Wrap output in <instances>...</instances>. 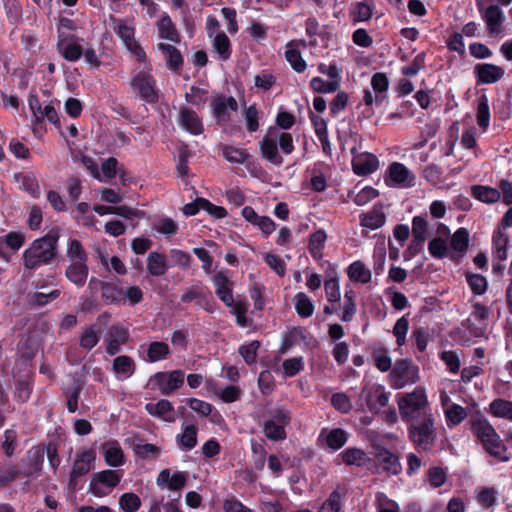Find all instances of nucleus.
<instances>
[{
	"label": "nucleus",
	"mask_w": 512,
	"mask_h": 512,
	"mask_svg": "<svg viewBox=\"0 0 512 512\" xmlns=\"http://www.w3.org/2000/svg\"><path fill=\"white\" fill-rule=\"evenodd\" d=\"M105 463L110 467H119L125 463V456L117 441H108L102 445Z\"/></svg>",
	"instance_id": "obj_24"
},
{
	"label": "nucleus",
	"mask_w": 512,
	"mask_h": 512,
	"mask_svg": "<svg viewBox=\"0 0 512 512\" xmlns=\"http://www.w3.org/2000/svg\"><path fill=\"white\" fill-rule=\"evenodd\" d=\"M338 458L341 459V462L346 466H357L362 467L366 465V462H370L371 459L367 457L364 450L356 447H349L342 451Z\"/></svg>",
	"instance_id": "obj_29"
},
{
	"label": "nucleus",
	"mask_w": 512,
	"mask_h": 512,
	"mask_svg": "<svg viewBox=\"0 0 512 512\" xmlns=\"http://www.w3.org/2000/svg\"><path fill=\"white\" fill-rule=\"evenodd\" d=\"M373 16V6L368 1H360L354 4L350 11V18L353 23L366 22Z\"/></svg>",
	"instance_id": "obj_49"
},
{
	"label": "nucleus",
	"mask_w": 512,
	"mask_h": 512,
	"mask_svg": "<svg viewBox=\"0 0 512 512\" xmlns=\"http://www.w3.org/2000/svg\"><path fill=\"white\" fill-rule=\"evenodd\" d=\"M415 176L410 174L409 169L400 162H393L387 169L388 186L391 187H412L414 186Z\"/></svg>",
	"instance_id": "obj_14"
},
{
	"label": "nucleus",
	"mask_w": 512,
	"mask_h": 512,
	"mask_svg": "<svg viewBox=\"0 0 512 512\" xmlns=\"http://www.w3.org/2000/svg\"><path fill=\"white\" fill-rule=\"evenodd\" d=\"M123 288L114 282L105 281L102 285L101 298L108 305L121 304Z\"/></svg>",
	"instance_id": "obj_45"
},
{
	"label": "nucleus",
	"mask_w": 512,
	"mask_h": 512,
	"mask_svg": "<svg viewBox=\"0 0 512 512\" xmlns=\"http://www.w3.org/2000/svg\"><path fill=\"white\" fill-rule=\"evenodd\" d=\"M144 299V293L142 289L137 285L128 286L123 289L121 298V304H128L129 306H135L141 303Z\"/></svg>",
	"instance_id": "obj_57"
},
{
	"label": "nucleus",
	"mask_w": 512,
	"mask_h": 512,
	"mask_svg": "<svg viewBox=\"0 0 512 512\" xmlns=\"http://www.w3.org/2000/svg\"><path fill=\"white\" fill-rule=\"evenodd\" d=\"M476 120L479 127L485 132L490 124L489 101L486 94H482L477 98Z\"/></svg>",
	"instance_id": "obj_46"
},
{
	"label": "nucleus",
	"mask_w": 512,
	"mask_h": 512,
	"mask_svg": "<svg viewBox=\"0 0 512 512\" xmlns=\"http://www.w3.org/2000/svg\"><path fill=\"white\" fill-rule=\"evenodd\" d=\"M399 412L404 422L411 423L427 416H433L424 390L415 389L398 402Z\"/></svg>",
	"instance_id": "obj_3"
},
{
	"label": "nucleus",
	"mask_w": 512,
	"mask_h": 512,
	"mask_svg": "<svg viewBox=\"0 0 512 512\" xmlns=\"http://www.w3.org/2000/svg\"><path fill=\"white\" fill-rule=\"evenodd\" d=\"M20 475L18 465L11 461H4L0 463V488L7 487L14 482Z\"/></svg>",
	"instance_id": "obj_47"
},
{
	"label": "nucleus",
	"mask_w": 512,
	"mask_h": 512,
	"mask_svg": "<svg viewBox=\"0 0 512 512\" xmlns=\"http://www.w3.org/2000/svg\"><path fill=\"white\" fill-rule=\"evenodd\" d=\"M277 136L278 129L272 126L269 127L266 135L259 142V150L263 159L280 166L283 163V158L278 152Z\"/></svg>",
	"instance_id": "obj_11"
},
{
	"label": "nucleus",
	"mask_w": 512,
	"mask_h": 512,
	"mask_svg": "<svg viewBox=\"0 0 512 512\" xmlns=\"http://www.w3.org/2000/svg\"><path fill=\"white\" fill-rule=\"evenodd\" d=\"M14 179L20 184L19 188L32 198L38 199L40 197L39 182L33 172L15 173Z\"/></svg>",
	"instance_id": "obj_27"
},
{
	"label": "nucleus",
	"mask_w": 512,
	"mask_h": 512,
	"mask_svg": "<svg viewBox=\"0 0 512 512\" xmlns=\"http://www.w3.org/2000/svg\"><path fill=\"white\" fill-rule=\"evenodd\" d=\"M471 195L473 198L486 204L496 203L501 198V193L498 189L484 185H473L471 187Z\"/></svg>",
	"instance_id": "obj_31"
},
{
	"label": "nucleus",
	"mask_w": 512,
	"mask_h": 512,
	"mask_svg": "<svg viewBox=\"0 0 512 512\" xmlns=\"http://www.w3.org/2000/svg\"><path fill=\"white\" fill-rule=\"evenodd\" d=\"M470 430L481 443L483 449L500 437L489 420L479 411L472 414L468 420Z\"/></svg>",
	"instance_id": "obj_8"
},
{
	"label": "nucleus",
	"mask_w": 512,
	"mask_h": 512,
	"mask_svg": "<svg viewBox=\"0 0 512 512\" xmlns=\"http://www.w3.org/2000/svg\"><path fill=\"white\" fill-rule=\"evenodd\" d=\"M491 245L493 259L500 262L506 261L508 258V250L512 246L508 232L494 229Z\"/></svg>",
	"instance_id": "obj_21"
},
{
	"label": "nucleus",
	"mask_w": 512,
	"mask_h": 512,
	"mask_svg": "<svg viewBox=\"0 0 512 512\" xmlns=\"http://www.w3.org/2000/svg\"><path fill=\"white\" fill-rule=\"evenodd\" d=\"M309 86L313 92L329 94L338 91L341 85L337 83V81H326L321 77L316 76L310 80Z\"/></svg>",
	"instance_id": "obj_55"
},
{
	"label": "nucleus",
	"mask_w": 512,
	"mask_h": 512,
	"mask_svg": "<svg viewBox=\"0 0 512 512\" xmlns=\"http://www.w3.org/2000/svg\"><path fill=\"white\" fill-rule=\"evenodd\" d=\"M294 308L297 315L301 318H309L314 313L313 301L303 292L295 294L293 297Z\"/></svg>",
	"instance_id": "obj_42"
},
{
	"label": "nucleus",
	"mask_w": 512,
	"mask_h": 512,
	"mask_svg": "<svg viewBox=\"0 0 512 512\" xmlns=\"http://www.w3.org/2000/svg\"><path fill=\"white\" fill-rule=\"evenodd\" d=\"M158 30H159V36L162 39H166L175 43H178L180 41L179 34L177 32V29L172 22L171 18L165 14L162 16L158 23Z\"/></svg>",
	"instance_id": "obj_43"
},
{
	"label": "nucleus",
	"mask_w": 512,
	"mask_h": 512,
	"mask_svg": "<svg viewBox=\"0 0 512 512\" xmlns=\"http://www.w3.org/2000/svg\"><path fill=\"white\" fill-rule=\"evenodd\" d=\"M66 255L70 262H88V254L78 239H69Z\"/></svg>",
	"instance_id": "obj_51"
},
{
	"label": "nucleus",
	"mask_w": 512,
	"mask_h": 512,
	"mask_svg": "<svg viewBox=\"0 0 512 512\" xmlns=\"http://www.w3.org/2000/svg\"><path fill=\"white\" fill-rule=\"evenodd\" d=\"M184 376V372L179 369L169 372L160 371L150 378V382L158 388L162 395L169 396L183 386Z\"/></svg>",
	"instance_id": "obj_9"
},
{
	"label": "nucleus",
	"mask_w": 512,
	"mask_h": 512,
	"mask_svg": "<svg viewBox=\"0 0 512 512\" xmlns=\"http://www.w3.org/2000/svg\"><path fill=\"white\" fill-rule=\"evenodd\" d=\"M326 240L327 234L323 229H318L310 235L308 250L313 259H322Z\"/></svg>",
	"instance_id": "obj_34"
},
{
	"label": "nucleus",
	"mask_w": 512,
	"mask_h": 512,
	"mask_svg": "<svg viewBox=\"0 0 512 512\" xmlns=\"http://www.w3.org/2000/svg\"><path fill=\"white\" fill-rule=\"evenodd\" d=\"M223 157L230 163L243 164L248 161L251 155L241 148H237L231 145H226L222 149Z\"/></svg>",
	"instance_id": "obj_54"
},
{
	"label": "nucleus",
	"mask_w": 512,
	"mask_h": 512,
	"mask_svg": "<svg viewBox=\"0 0 512 512\" xmlns=\"http://www.w3.org/2000/svg\"><path fill=\"white\" fill-rule=\"evenodd\" d=\"M470 243L469 232L466 228H458L451 236L450 247L452 250L461 254L468 250Z\"/></svg>",
	"instance_id": "obj_48"
},
{
	"label": "nucleus",
	"mask_w": 512,
	"mask_h": 512,
	"mask_svg": "<svg viewBox=\"0 0 512 512\" xmlns=\"http://www.w3.org/2000/svg\"><path fill=\"white\" fill-rule=\"evenodd\" d=\"M211 282L215 287L216 296L226 306H232L234 302L233 287L234 283L228 277V270L217 271L212 277Z\"/></svg>",
	"instance_id": "obj_15"
},
{
	"label": "nucleus",
	"mask_w": 512,
	"mask_h": 512,
	"mask_svg": "<svg viewBox=\"0 0 512 512\" xmlns=\"http://www.w3.org/2000/svg\"><path fill=\"white\" fill-rule=\"evenodd\" d=\"M285 59L297 73L304 72L307 67L306 61L303 59L301 52L297 49L286 50Z\"/></svg>",
	"instance_id": "obj_63"
},
{
	"label": "nucleus",
	"mask_w": 512,
	"mask_h": 512,
	"mask_svg": "<svg viewBox=\"0 0 512 512\" xmlns=\"http://www.w3.org/2000/svg\"><path fill=\"white\" fill-rule=\"evenodd\" d=\"M352 169L353 172L358 176H367L374 173L379 167V160L376 155L363 152L357 153L356 147L351 149Z\"/></svg>",
	"instance_id": "obj_13"
},
{
	"label": "nucleus",
	"mask_w": 512,
	"mask_h": 512,
	"mask_svg": "<svg viewBox=\"0 0 512 512\" xmlns=\"http://www.w3.org/2000/svg\"><path fill=\"white\" fill-rule=\"evenodd\" d=\"M326 299L329 303H338L341 299L340 285L337 276L330 277L324 282Z\"/></svg>",
	"instance_id": "obj_61"
},
{
	"label": "nucleus",
	"mask_w": 512,
	"mask_h": 512,
	"mask_svg": "<svg viewBox=\"0 0 512 512\" xmlns=\"http://www.w3.org/2000/svg\"><path fill=\"white\" fill-rule=\"evenodd\" d=\"M267 419L263 421L262 431L267 439L271 441L285 440L287 437L286 426L291 422V412L281 406L266 411Z\"/></svg>",
	"instance_id": "obj_4"
},
{
	"label": "nucleus",
	"mask_w": 512,
	"mask_h": 512,
	"mask_svg": "<svg viewBox=\"0 0 512 512\" xmlns=\"http://www.w3.org/2000/svg\"><path fill=\"white\" fill-rule=\"evenodd\" d=\"M197 434L198 428L196 425H183L182 433L176 435V444L182 451H191L197 445Z\"/></svg>",
	"instance_id": "obj_28"
},
{
	"label": "nucleus",
	"mask_w": 512,
	"mask_h": 512,
	"mask_svg": "<svg viewBox=\"0 0 512 512\" xmlns=\"http://www.w3.org/2000/svg\"><path fill=\"white\" fill-rule=\"evenodd\" d=\"M89 267L87 262H70L65 269V277L77 287H83L87 281Z\"/></svg>",
	"instance_id": "obj_26"
},
{
	"label": "nucleus",
	"mask_w": 512,
	"mask_h": 512,
	"mask_svg": "<svg viewBox=\"0 0 512 512\" xmlns=\"http://www.w3.org/2000/svg\"><path fill=\"white\" fill-rule=\"evenodd\" d=\"M168 270L166 256L162 253L150 252L147 258V271L150 275L158 277L162 276Z\"/></svg>",
	"instance_id": "obj_33"
},
{
	"label": "nucleus",
	"mask_w": 512,
	"mask_h": 512,
	"mask_svg": "<svg viewBox=\"0 0 512 512\" xmlns=\"http://www.w3.org/2000/svg\"><path fill=\"white\" fill-rule=\"evenodd\" d=\"M212 115L218 123H226L231 117L229 111L236 112L238 103L233 96L219 94L211 101Z\"/></svg>",
	"instance_id": "obj_12"
},
{
	"label": "nucleus",
	"mask_w": 512,
	"mask_h": 512,
	"mask_svg": "<svg viewBox=\"0 0 512 512\" xmlns=\"http://www.w3.org/2000/svg\"><path fill=\"white\" fill-rule=\"evenodd\" d=\"M466 281L469 288L475 295H483L487 290V279L481 274L468 272L466 274Z\"/></svg>",
	"instance_id": "obj_59"
},
{
	"label": "nucleus",
	"mask_w": 512,
	"mask_h": 512,
	"mask_svg": "<svg viewBox=\"0 0 512 512\" xmlns=\"http://www.w3.org/2000/svg\"><path fill=\"white\" fill-rule=\"evenodd\" d=\"M112 369L115 374L123 375L124 378H128L134 374L136 364L132 357L120 355L113 359Z\"/></svg>",
	"instance_id": "obj_39"
},
{
	"label": "nucleus",
	"mask_w": 512,
	"mask_h": 512,
	"mask_svg": "<svg viewBox=\"0 0 512 512\" xmlns=\"http://www.w3.org/2000/svg\"><path fill=\"white\" fill-rule=\"evenodd\" d=\"M390 393L385 391L383 385H376L370 389L365 397L366 404L370 412L378 413L379 410L387 406L389 401Z\"/></svg>",
	"instance_id": "obj_23"
},
{
	"label": "nucleus",
	"mask_w": 512,
	"mask_h": 512,
	"mask_svg": "<svg viewBox=\"0 0 512 512\" xmlns=\"http://www.w3.org/2000/svg\"><path fill=\"white\" fill-rule=\"evenodd\" d=\"M408 439L418 452H428L433 449L437 433L434 416H427L407 424Z\"/></svg>",
	"instance_id": "obj_2"
},
{
	"label": "nucleus",
	"mask_w": 512,
	"mask_h": 512,
	"mask_svg": "<svg viewBox=\"0 0 512 512\" xmlns=\"http://www.w3.org/2000/svg\"><path fill=\"white\" fill-rule=\"evenodd\" d=\"M170 354L169 345L163 341H153L148 345L147 356L144 359L147 362L155 363L166 360Z\"/></svg>",
	"instance_id": "obj_37"
},
{
	"label": "nucleus",
	"mask_w": 512,
	"mask_h": 512,
	"mask_svg": "<svg viewBox=\"0 0 512 512\" xmlns=\"http://www.w3.org/2000/svg\"><path fill=\"white\" fill-rule=\"evenodd\" d=\"M482 19L486 23L487 31L490 35H498L502 31L504 14L498 5H490L482 13Z\"/></svg>",
	"instance_id": "obj_22"
},
{
	"label": "nucleus",
	"mask_w": 512,
	"mask_h": 512,
	"mask_svg": "<svg viewBox=\"0 0 512 512\" xmlns=\"http://www.w3.org/2000/svg\"><path fill=\"white\" fill-rule=\"evenodd\" d=\"M129 337L127 328L120 324L112 325L107 339L106 353L110 356L117 355L121 351V346L127 344Z\"/></svg>",
	"instance_id": "obj_19"
},
{
	"label": "nucleus",
	"mask_w": 512,
	"mask_h": 512,
	"mask_svg": "<svg viewBox=\"0 0 512 512\" xmlns=\"http://www.w3.org/2000/svg\"><path fill=\"white\" fill-rule=\"evenodd\" d=\"M390 385L394 389H402L408 384H414L418 380V367L410 360L399 359L395 362L390 372Z\"/></svg>",
	"instance_id": "obj_7"
},
{
	"label": "nucleus",
	"mask_w": 512,
	"mask_h": 512,
	"mask_svg": "<svg viewBox=\"0 0 512 512\" xmlns=\"http://www.w3.org/2000/svg\"><path fill=\"white\" fill-rule=\"evenodd\" d=\"M342 507V494L338 489L332 491L323 502L318 512H340Z\"/></svg>",
	"instance_id": "obj_62"
},
{
	"label": "nucleus",
	"mask_w": 512,
	"mask_h": 512,
	"mask_svg": "<svg viewBox=\"0 0 512 512\" xmlns=\"http://www.w3.org/2000/svg\"><path fill=\"white\" fill-rule=\"evenodd\" d=\"M187 480L186 471H176L171 475L169 469H163L158 474L156 483L161 488L167 487L171 491H180L186 486Z\"/></svg>",
	"instance_id": "obj_18"
},
{
	"label": "nucleus",
	"mask_w": 512,
	"mask_h": 512,
	"mask_svg": "<svg viewBox=\"0 0 512 512\" xmlns=\"http://www.w3.org/2000/svg\"><path fill=\"white\" fill-rule=\"evenodd\" d=\"M133 92L143 101L154 105L159 101V90L154 76L147 71L138 72L131 80Z\"/></svg>",
	"instance_id": "obj_5"
},
{
	"label": "nucleus",
	"mask_w": 512,
	"mask_h": 512,
	"mask_svg": "<svg viewBox=\"0 0 512 512\" xmlns=\"http://www.w3.org/2000/svg\"><path fill=\"white\" fill-rule=\"evenodd\" d=\"M386 216L382 208L374 207L370 212L360 216V224L371 230H376L385 224Z\"/></svg>",
	"instance_id": "obj_41"
},
{
	"label": "nucleus",
	"mask_w": 512,
	"mask_h": 512,
	"mask_svg": "<svg viewBox=\"0 0 512 512\" xmlns=\"http://www.w3.org/2000/svg\"><path fill=\"white\" fill-rule=\"evenodd\" d=\"M371 356L378 370L381 372L391 370L392 360L388 355L387 349L381 343L371 348Z\"/></svg>",
	"instance_id": "obj_40"
},
{
	"label": "nucleus",
	"mask_w": 512,
	"mask_h": 512,
	"mask_svg": "<svg viewBox=\"0 0 512 512\" xmlns=\"http://www.w3.org/2000/svg\"><path fill=\"white\" fill-rule=\"evenodd\" d=\"M122 476V472L111 469L96 472L91 476L88 490L96 497L107 496L118 486Z\"/></svg>",
	"instance_id": "obj_6"
},
{
	"label": "nucleus",
	"mask_w": 512,
	"mask_h": 512,
	"mask_svg": "<svg viewBox=\"0 0 512 512\" xmlns=\"http://www.w3.org/2000/svg\"><path fill=\"white\" fill-rule=\"evenodd\" d=\"M179 126L191 135L197 136L204 132L201 118L191 108L181 107L178 118Z\"/></svg>",
	"instance_id": "obj_17"
},
{
	"label": "nucleus",
	"mask_w": 512,
	"mask_h": 512,
	"mask_svg": "<svg viewBox=\"0 0 512 512\" xmlns=\"http://www.w3.org/2000/svg\"><path fill=\"white\" fill-rule=\"evenodd\" d=\"M477 84H492L504 76V69L492 63H479L474 67Z\"/></svg>",
	"instance_id": "obj_20"
},
{
	"label": "nucleus",
	"mask_w": 512,
	"mask_h": 512,
	"mask_svg": "<svg viewBox=\"0 0 512 512\" xmlns=\"http://www.w3.org/2000/svg\"><path fill=\"white\" fill-rule=\"evenodd\" d=\"M485 452L491 457L497 459L500 462H507L510 460V456L507 455V447L503 443L501 437L494 440L492 444H489L484 448Z\"/></svg>",
	"instance_id": "obj_56"
},
{
	"label": "nucleus",
	"mask_w": 512,
	"mask_h": 512,
	"mask_svg": "<svg viewBox=\"0 0 512 512\" xmlns=\"http://www.w3.org/2000/svg\"><path fill=\"white\" fill-rule=\"evenodd\" d=\"M348 432L342 428H333L325 435V443L328 448L337 451L345 446L348 441Z\"/></svg>",
	"instance_id": "obj_44"
},
{
	"label": "nucleus",
	"mask_w": 512,
	"mask_h": 512,
	"mask_svg": "<svg viewBox=\"0 0 512 512\" xmlns=\"http://www.w3.org/2000/svg\"><path fill=\"white\" fill-rule=\"evenodd\" d=\"M94 459L95 455L93 451H84L77 456L70 473V485H73L79 477L84 476L90 471L91 463Z\"/></svg>",
	"instance_id": "obj_25"
},
{
	"label": "nucleus",
	"mask_w": 512,
	"mask_h": 512,
	"mask_svg": "<svg viewBox=\"0 0 512 512\" xmlns=\"http://www.w3.org/2000/svg\"><path fill=\"white\" fill-rule=\"evenodd\" d=\"M119 505L124 512H136L141 506V500L135 493L127 492L120 497Z\"/></svg>",
	"instance_id": "obj_64"
},
{
	"label": "nucleus",
	"mask_w": 512,
	"mask_h": 512,
	"mask_svg": "<svg viewBox=\"0 0 512 512\" xmlns=\"http://www.w3.org/2000/svg\"><path fill=\"white\" fill-rule=\"evenodd\" d=\"M18 447V433L15 429H6L3 432V441L1 442L0 450L3 454L11 458Z\"/></svg>",
	"instance_id": "obj_52"
},
{
	"label": "nucleus",
	"mask_w": 512,
	"mask_h": 512,
	"mask_svg": "<svg viewBox=\"0 0 512 512\" xmlns=\"http://www.w3.org/2000/svg\"><path fill=\"white\" fill-rule=\"evenodd\" d=\"M347 275L352 282L367 284L371 281V271L361 260L352 262L347 268Z\"/></svg>",
	"instance_id": "obj_32"
},
{
	"label": "nucleus",
	"mask_w": 512,
	"mask_h": 512,
	"mask_svg": "<svg viewBox=\"0 0 512 512\" xmlns=\"http://www.w3.org/2000/svg\"><path fill=\"white\" fill-rule=\"evenodd\" d=\"M375 459L381 465L382 470L388 475H399L402 472L399 457L385 446H377L375 448Z\"/></svg>",
	"instance_id": "obj_16"
},
{
	"label": "nucleus",
	"mask_w": 512,
	"mask_h": 512,
	"mask_svg": "<svg viewBox=\"0 0 512 512\" xmlns=\"http://www.w3.org/2000/svg\"><path fill=\"white\" fill-rule=\"evenodd\" d=\"M260 342L258 340H253L248 344L241 345L238 349L239 354L242 356L243 360L247 365H252L256 363L258 349L260 348Z\"/></svg>",
	"instance_id": "obj_60"
},
{
	"label": "nucleus",
	"mask_w": 512,
	"mask_h": 512,
	"mask_svg": "<svg viewBox=\"0 0 512 512\" xmlns=\"http://www.w3.org/2000/svg\"><path fill=\"white\" fill-rule=\"evenodd\" d=\"M158 48L163 52L168 68L178 72L184 63L181 52L175 46L166 43H159Z\"/></svg>",
	"instance_id": "obj_30"
},
{
	"label": "nucleus",
	"mask_w": 512,
	"mask_h": 512,
	"mask_svg": "<svg viewBox=\"0 0 512 512\" xmlns=\"http://www.w3.org/2000/svg\"><path fill=\"white\" fill-rule=\"evenodd\" d=\"M59 228L50 229L44 236L37 238L23 251L22 264L25 269L35 271L50 265L58 255Z\"/></svg>",
	"instance_id": "obj_1"
},
{
	"label": "nucleus",
	"mask_w": 512,
	"mask_h": 512,
	"mask_svg": "<svg viewBox=\"0 0 512 512\" xmlns=\"http://www.w3.org/2000/svg\"><path fill=\"white\" fill-rule=\"evenodd\" d=\"M488 412L493 417L512 421V401L496 398L489 404Z\"/></svg>",
	"instance_id": "obj_38"
},
{
	"label": "nucleus",
	"mask_w": 512,
	"mask_h": 512,
	"mask_svg": "<svg viewBox=\"0 0 512 512\" xmlns=\"http://www.w3.org/2000/svg\"><path fill=\"white\" fill-rule=\"evenodd\" d=\"M304 338L305 336L303 329L300 326L293 327L283 335L281 345L279 347V353L286 354L298 342L299 339Z\"/></svg>",
	"instance_id": "obj_53"
},
{
	"label": "nucleus",
	"mask_w": 512,
	"mask_h": 512,
	"mask_svg": "<svg viewBox=\"0 0 512 512\" xmlns=\"http://www.w3.org/2000/svg\"><path fill=\"white\" fill-rule=\"evenodd\" d=\"M212 49L222 61H227L231 57L232 45L225 32L221 31L215 35L212 41Z\"/></svg>",
	"instance_id": "obj_35"
},
{
	"label": "nucleus",
	"mask_w": 512,
	"mask_h": 512,
	"mask_svg": "<svg viewBox=\"0 0 512 512\" xmlns=\"http://www.w3.org/2000/svg\"><path fill=\"white\" fill-rule=\"evenodd\" d=\"M33 391V384L28 379H18L15 383L14 400L25 403L29 400Z\"/></svg>",
	"instance_id": "obj_58"
},
{
	"label": "nucleus",
	"mask_w": 512,
	"mask_h": 512,
	"mask_svg": "<svg viewBox=\"0 0 512 512\" xmlns=\"http://www.w3.org/2000/svg\"><path fill=\"white\" fill-rule=\"evenodd\" d=\"M79 41L80 39L74 34H59L56 45L58 53L66 61H78L83 55V47Z\"/></svg>",
	"instance_id": "obj_10"
},
{
	"label": "nucleus",
	"mask_w": 512,
	"mask_h": 512,
	"mask_svg": "<svg viewBox=\"0 0 512 512\" xmlns=\"http://www.w3.org/2000/svg\"><path fill=\"white\" fill-rule=\"evenodd\" d=\"M145 408L152 416L163 418L167 422H174L175 420L173 416H168L169 413L173 412L174 407L167 399H161L157 403H147Z\"/></svg>",
	"instance_id": "obj_36"
},
{
	"label": "nucleus",
	"mask_w": 512,
	"mask_h": 512,
	"mask_svg": "<svg viewBox=\"0 0 512 512\" xmlns=\"http://www.w3.org/2000/svg\"><path fill=\"white\" fill-rule=\"evenodd\" d=\"M100 341V327L97 325H90L85 328L84 332L79 338V345L86 350H91Z\"/></svg>",
	"instance_id": "obj_50"
}]
</instances>
